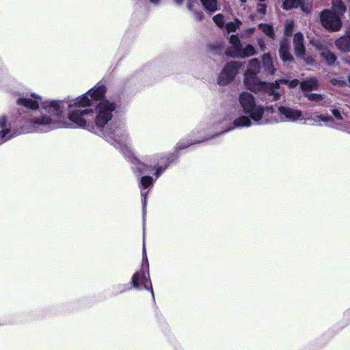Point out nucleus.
Segmentation results:
<instances>
[{
	"label": "nucleus",
	"instance_id": "obj_1",
	"mask_svg": "<svg viewBox=\"0 0 350 350\" xmlns=\"http://www.w3.org/2000/svg\"><path fill=\"white\" fill-rule=\"evenodd\" d=\"M92 105L86 95H82L68 105V121L62 120L64 104L62 101H51L43 107L42 116L35 118L29 124L33 128L48 126L51 129L59 127L93 128L94 114L92 109L85 108Z\"/></svg>",
	"mask_w": 350,
	"mask_h": 350
},
{
	"label": "nucleus",
	"instance_id": "obj_2",
	"mask_svg": "<svg viewBox=\"0 0 350 350\" xmlns=\"http://www.w3.org/2000/svg\"><path fill=\"white\" fill-rule=\"evenodd\" d=\"M260 68V62L258 59H252L249 62L247 70L245 73L244 83L246 87L254 92L265 91L273 96L275 100L279 99L280 94L274 90V88L278 85V82L267 83L259 81L256 77V74L259 72Z\"/></svg>",
	"mask_w": 350,
	"mask_h": 350
},
{
	"label": "nucleus",
	"instance_id": "obj_3",
	"mask_svg": "<svg viewBox=\"0 0 350 350\" xmlns=\"http://www.w3.org/2000/svg\"><path fill=\"white\" fill-rule=\"evenodd\" d=\"M239 101L243 111L248 113L255 122H259L264 109L256 105L254 96L250 93L243 92L239 95Z\"/></svg>",
	"mask_w": 350,
	"mask_h": 350
},
{
	"label": "nucleus",
	"instance_id": "obj_4",
	"mask_svg": "<svg viewBox=\"0 0 350 350\" xmlns=\"http://www.w3.org/2000/svg\"><path fill=\"white\" fill-rule=\"evenodd\" d=\"M116 109L114 103L103 100L96 107V115L94 119L93 124L98 127L104 126L112 117V111Z\"/></svg>",
	"mask_w": 350,
	"mask_h": 350
},
{
	"label": "nucleus",
	"instance_id": "obj_5",
	"mask_svg": "<svg viewBox=\"0 0 350 350\" xmlns=\"http://www.w3.org/2000/svg\"><path fill=\"white\" fill-rule=\"evenodd\" d=\"M321 25L327 31L336 32L342 27V21L335 12L331 10H324L320 13Z\"/></svg>",
	"mask_w": 350,
	"mask_h": 350
},
{
	"label": "nucleus",
	"instance_id": "obj_6",
	"mask_svg": "<svg viewBox=\"0 0 350 350\" xmlns=\"http://www.w3.org/2000/svg\"><path fill=\"white\" fill-rule=\"evenodd\" d=\"M241 63L232 61L227 63L219 74L217 82L220 85H226L231 83L239 73Z\"/></svg>",
	"mask_w": 350,
	"mask_h": 350
},
{
	"label": "nucleus",
	"instance_id": "obj_7",
	"mask_svg": "<svg viewBox=\"0 0 350 350\" xmlns=\"http://www.w3.org/2000/svg\"><path fill=\"white\" fill-rule=\"evenodd\" d=\"M132 285L135 288H138L142 286L146 289L152 288V284L149 277L146 275L144 271L137 272L133 275ZM151 291H152V289H151ZM152 296L154 295L153 291H152Z\"/></svg>",
	"mask_w": 350,
	"mask_h": 350
},
{
	"label": "nucleus",
	"instance_id": "obj_8",
	"mask_svg": "<svg viewBox=\"0 0 350 350\" xmlns=\"http://www.w3.org/2000/svg\"><path fill=\"white\" fill-rule=\"evenodd\" d=\"M278 111L281 115L284 116L285 120L289 121H295L299 118L304 120L310 119V118L306 114L304 116L301 111L295 110L286 107L281 106L278 107Z\"/></svg>",
	"mask_w": 350,
	"mask_h": 350
},
{
	"label": "nucleus",
	"instance_id": "obj_9",
	"mask_svg": "<svg viewBox=\"0 0 350 350\" xmlns=\"http://www.w3.org/2000/svg\"><path fill=\"white\" fill-rule=\"evenodd\" d=\"M230 46L226 51V54L228 56L237 58L238 55H240V51L241 49V44L237 36L232 35L229 40Z\"/></svg>",
	"mask_w": 350,
	"mask_h": 350
},
{
	"label": "nucleus",
	"instance_id": "obj_10",
	"mask_svg": "<svg viewBox=\"0 0 350 350\" xmlns=\"http://www.w3.org/2000/svg\"><path fill=\"white\" fill-rule=\"evenodd\" d=\"M293 47L296 56L300 58H304L306 53V48L304 44V36L301 33L298 32L294 35Z\"/></svg>",
	"mask_w": 350,
	"mask_h": 350
},
{
	"label": "nucleus",
	"instance_id": "obj_11",
	"mask_svg": "<svg viewBox=\"0 0 350 350\" xmlns=\"http://www.w3.org/2000/svg\"><path fill=\"white\" fill-rule=\"evenodd\" d=\"M31 96L34 99L29 98H19L16 101L17 104L31 109H38V103L41 102V98L36 96L35 94H32Z\"/></svg>",
	"mask_w": 350,
	"mask_h": 350
},
{
	"label": "nucleus",
	"instance_id": "obj_12",
	"mask_svg": "<svg viewBox=\"0 0 350 350\" xmlns=\"http://www.w3.org/2000/svg\"><path fill=\"white\" fill-rule=\"evenodd\" d=\"M335 45L341 52H350V32L338 38Z\"/></svg>",
	"mask_w": 350,
	"mask_h": 350
},
{
	"label": "nucleus",
	"instance_id": "obj_13",
	"mask_svg": "<svg viewBox=\"0 0 350 350\" xmlns=\"http://www.w3.org/2000/svg\"><path fill=\"white\" fill-rule=\"evenodd\" d=\"M290 46L288 41L286 40H284L280 42L279 53L280 57L282 59L283 62H292L293 59V55L290 53L289 51Z\"/></svg>",
	"mask_w": 350,
	"mask_h": 350
},
{
	"label": "nucleus",
	"instance_id": "obj_14",
	"mask_svg": "<svg viewBox=\"0 0 350 350\" xmlns=\"http://www.w3.org/2000/svg\"><path fill=\"white\" fill-rule=\"evenodd\" d=\"M105 91L106 89L103 85H97L88 91L85 95L88 97L90 96L92 98L90 100L92 102L94 100L100 99L104 96Z\"/></svg>",
	"mask_w": 350,
	"mask_h": 350
},
{
	"label": "nucleus",
	"instance_id": "obj_15",
	"mask_svg": "<svg viewBox=\"0 0 350 350\" xmlns=\"http://www.w3.org/2000/svg\"><path fill=\"white\" fill-rule=\"evenodd\" d=\"M319 85V81L314 78L307 79L300 83L301 89L304 92L316 90Z\"/></svg>",
	"mask_w": 350,
	"mask_h": 350
},
{
	"label": "nucleus",
	"instance_id": "obj_16",
	"mask_svg": "<svg viewBox=\"0 0 350 350\" xmlns=\"http://www.w3.org/2000/svg\"><path fill=\"white\" fill-rule=\"evenodd\" d=\"M262 61L265 70L271 73L274 74L275 69L273 68V59L269 53L264 54L262 57Z\"/></svg>",
	"mask_w": 350,
	"mask_h": 350
},
{
	"label": "nucleus",
	"instance_id": "obj_17",
	"mask_svg": "<svg viewBox=\"0 0 350 350\" xmlns=\"http://www.w3.org/2000/svg\"><path fill=\"white\" fill-rule=\"evenodd\" d=\"M320 56L328 65H332L336 60V55L327 49L320 52Z\"/></svg>",
	"mask_w": 350,
	"mask_h": 350
},
{
	"label": "nucleus",
	"instance_id": "obj_18",
	"mask_svg": "<svg viewBox=\"0 0 350 350\" xmlns=\"http://www.w3.org/2000/svg\"><path fill=\"white\" fill-rule=\"evenodd\" d=\"M206 10L213 12L217 10L218 4L217 0H200Z\"/></svg>",
	"mask_w": 350,
	"mask_h": 350
},
{
	"label": "nucleus",
	"instance_id": "obj_19",
	"mask_svg": "<svg viewBox=\"0 0 350 350\" xmlns=\"http://www.w3.org/2000/svg\"><path fill=\"white\" fill-rule=\"evenodd\" d=\"M239 53L240 55H238L237 58H244L255 55L256 50L253 46L248 44L244 49L241 48Z\"/></svg>",
	"mask_w": 350,
	"mask_h": 350
},
{
	"label": "nucleus",
	"instance_id": "obj_20",
	"mask_svg": "<svg viewBox=\"0 0 350 350\" xmlns=\"http://www.w3.org/2000/svg\"><path fill=\"white\" fill-rule=\"evenodd\" d=\"M310 43L315 47V49L321 52L327 49V44L325 40L320 39H312L310 41Z\"/></svg>",
	"mask_w": 350,
	"mask_h": 350
},
{
	"label": "nucleus",
	"instance_id": "obj_21",
	"mask_svg": "<svg viewBox=\"0 0 350 350\" xmlns=\"http://www.w3.org/2000/svg\"><path fill=\"white\" fill-rule=\"evenodd\" d=\"M258 27L262 30V31L267 36L271 38H274L275 33L273 28L271 25L268 24H260Z\"/></svg>",
	"mask_w": 350,
	"mask_h": 350
},
{
	"label": "nucleus",
	"instance_id": "obj_22",
	"mask_svg": "<svg viewBox=\"0 0 350 350\" xmlns=\"http://www.w3.org/2000/svg\"><path fill=\"white\" fill-rule=\"evenodd\" d=\"M276 82H278V85L274 88L275 92H276V93H278L276 90L279 88V86H280V83L287 84L288 86L290 88H295V87L297 86L299 84V81L297 79H293V80H292L291 81H288L286 79H280L278 81H276L275 83H276ZM278 94L280 95V92H278Z\"/></svg>",
	"mask_w": 350,
	"mask_h": 350
},
{
	"label": "nucleus",
	"instance_id": "obj_23",
	"mask_svg": "<svg viewBox=\"0 0 350 350\" xmlns=\"http://www.w3.org/2000/svg\"><path fill=\"white\" fill-rule=\"evenodd\" d=\"M306 96L311 101L320 102L324 100L325 102H327V99H326L327 97L324 94L312 93L306 94Z\"/></svg>",
	"mask_w": 350,
	"mask_h": 350
},
{
	"label": "nucleus",
	"instance_id": "obj_24",
	"mask_svg": "<svg viewBox=\"0 0 350 350\" xmlns=\"http://www.w3.org/2000/svg\"><path fill=\"white\" fill-rule=\"evenodd\" d=\"M5 126H6V119L5 117H2L0 118V128L2 129L1 132V137L2 138V142H3L5 140H7L8 139L10 138V137H9L7 139H3L5 135L10 132L9 128L4 129V127H5Z\"/></svg>",
	"mask_w": 350,
	"mask_h": 350
},
{
	"label": "nucleus",
	"instance_id": "obj_25",
	"mask_svg": "<svg viewBox=\"0 0 350 350\" xmlns=\"http://www.w3.org/2000/svg\"><path fill=\"white\" fill-rule=\"evenodd\" d=\"M250 123V118L245 116L238 118L234 122V124L236 126H249Z\"/></svg>",
	"mask_w": 350,
	"mask_h": 350
},
{
	"label": "nucleus",
	"instance_id": "obj_26",
	"mask_svg": "<svg viewBox=\"0 0 350 350\" xmlns=\"http://www.w3.org/2000/svg\"><path fill=\"white\" fill-rule=\"evenodd\" d=\"M301 3V0H285L283 3V8L285 10H290L294 8H297Z\"/></svg>",
	"mask_w": 350,
	"mask_h": 350
},
{
	"label": "nucleus",
	"instance_id": "obj_27",
	"mask_svg": "<svg viewBox=\"0 0 350 350\" xmlns=\"http://www.w3.org/2000/svg\"><path fill=\"white\" fill-rule=\"evenodd\" d=\"M332 8L334 10L335 12H337L338 14H342L346 10L344 4L339 0H336L332 2Z\"/></svg>",
	"mask_w": 350,
	"mask_h": 350
},
{
	"label": "nucleus",
	"instance_id": "obj_28",
	"mask_svg": "<svg viewBox=\"0 0 350 350\" xmlns=\"http://www.w3.org/2000/svg\"><path fill=\"white\" fill-rule=\"evenodd\" d=\"M240 25L241 22L239 20H236L234 22L226 24V28L228 32L235 31Z\"/></svg>",
	"mask_w": 350,
	"mask_h": 350
},
{
	"label": "nucleus",
	"instance_id": "obj_29",
	"mask_svg": "<svg viewBox=\"0 0 350 350\" xmlns=\"http://www.w3.org/2000/svg\"><path fill=\"white\" fill-rule=\"evenodd\" d=\"M293 27L294 22L293 21L288 20L286 21L284 25V33L286 36H288L291 34Z\"/></svg>",
	"mask_w": 350,
	"mask_h": 350
},
{
	"label": "nucleus",
	"instance_id": "obj_30",
	"mask_svg": "<svg viewBox=\"0 0 350 350\" xmlns=\"http://www.w3.org/2000/svg\"><path fill=\"white\" fill-rule=\"evenodd\" d=\"M141 185L144 187V189L147 188L148 186L152 184V178L150 176H143L141 178Z\"/></svg>",
	"mask_w": 350,
	"mask_h": 350
},
{
	"label": "nucleus",
	"instance_id": "obj_31",
	"mask_svg": "<svg viewBox=\"0 0 350 350\" xmlns=\"http://www.w3.org/2000/svg\"><path fill=\"white\" fill-rule=\"evenodd\" d=\"M213 21L219 27H221L224 23V16L219 14L213 17Z\"/></svg>",
	"mask_w": 350,
	"mask_h": 350
},
{
	"label": "nucleus",
	"instance_id": "obj_32",
	"mask_svg": "<svg viewBox=\"0 0 350 350\" xmlns=\"http://www.w3.org/2000/svg\"><path fill=\"white\" fill-rule=\"evenodd\" d=\"M331 83L334 85H338L340 87H343L346 85V81L344 80L333 79L331 80Z\"/></svg>",
	"mask_w": 350,
	"mask_h": 350
},
{
	"label": "nucleus",
	"instance_id": "obj_33",
	"mask_svg": "<svg viewBox=\"0 0 350 350\" xmlns=\"http://www.w3.org/2000/svg\"><path fill=\"white\" fill-rule=\"evenodd\" d=\"M267 6L264 3H260L257 5V11L259 14H265L266 13Z\"/></svg>",
	"mask_w": 350,
	"mask_h": 350
},
{
	"label": "nucleus",
	"instance_id": "obj_34",
	"mask_svg": "<svg viewBox=\"0 0 350 350\" xmlns=\"http://www.w3.org/2000/svg\"><path fill=\"white\" fill-rule=\"evenodd\" d=\"M316 117L319 120L323 121V122H327L332 119L331 117H327L323 115L317 116Z\"/></svg>",
	"mask_w": 350,
	"mask_h": 350
},
{
	"label": "nucleus",
	"instance_id": "obj_35",
	"mask_svg": "<svg viewBox=\"0 0 350 350\" xmlns=\"http://www.w3.org/2000/svg\"><path fill=\"white\" fill-rule=\"evenodd\" d=\"M258 42L261 51H264L265 49V44L262 38L258 40Z\"/></svg>",
	"mask_w": 350,
	"mask_h": 350
},
{
	"label": "nucleus",
	"instance_id": "obj_36",
	"mask_svg": "<svg viewBox=\"0 0 350 350\" xmlns=\"http://www.w3.org/2000/svg\"><path fill=\"white\" fill-rule=\"evenodd\" d=\"M301 8L302 11L306 13H310L312 10V8L310 5H307V6L301 5Z\"/></svg>",
	"mask_w": 350,
	"mask_h": 350
},
{
	"label": "nucleus",
	"instance_id": "obj_37",
	"mask_svg": "<svg viewBox=\"0 0 350 350\" xmlns=\"http://www.w3.org/2000/svg\"><path fill=\"white\" fill-rule=\"evenodd\" d=\"M332 113H333V115L335 116V118H337L338 120H340L342 118L341 115L338 110L334 109L332 111Z\"/></svg>",
	"mask_w": 350,
	"mask_h": 350
},
{
	"label": "nucleus",
	"instance_id": "obj_38",
	"mask_svg": "<svg viewBox=\"0 0 350 350\" xmlns=\"http://www.w3.org/2000/svg\"><path fill=\"white\" fill-rule=\"evenodd\" d=\"M195 17L196 20L202 21L203 19V14L202 12H196Z\"/></svg>",
	"mask_w": 350,
	"mask_h": 350
},
{
	"label": "nucleus",
	"instance_id": "obj_39",
	"mask_svg": "<svg viewBox=\"0 0 350 350\" xmlns=\"http://www.w3.org/2000/svg\"><path fill=\"white\" fill-rule=\"evenodd\" d=\"M304 62L307 64H312L314 62V59L311 57H306V58H303Z\"/></svg>",
	"mask_w": 350,
	"mask_h": 350
},
{
	"label": "nucleus",
	"instance_id": "obj_40",
	"mask_svg": "<svg viewBox=\"0 0 350 350\" xmlns=\"http://www.w3.org/2000/svg\"><path fill=\"white\" fill-rule=\"evenodd\" d=\"M145 167H146L145 165L139 163V166H137V169H138L139 173H143Z\"/></svg>",
	"mask_w": 350,
	"mask_h": 350
},
{
	"label": "nucleus",
	"instance_id": "obj_41",
	"mask_svg": "<svg viewBox=\"0 0 350 350\" xmlns=\"http://www.w3.org/2000/svg\"><path fill=\"white\" fill-rule=\"evenodd\" d=\"M254 31H255L254 28H250L247 30H246V33L247 34H252V33H253L254 32Z\"/></svg>",
	"mask_w": 350,
	"mask_h": 350
},
{
	"label": "nucleus",
	"instance_id": "obj_42",
	"mask_svg": "<svg viewBox=\"0 0 350 350\" xmlns=\"http://www.w3.org/2000/svg\"><path fill=\"white\" fill-rule=\"evenodd\" d=\"M151 3L157 4L159 2V0H150Z\"/></svg>",
	"mask_w": 350,
	"mask_h": 350
},
{
	"label": "nucleus",
	"instance_id": "obj_43",
	"mask_svg": "<svg viewBox=\"0 0 350 350\" xmlns=\"http://www.w3.org/2000/svg\"><path fill=\"white\" fill-rule=\"evenodd\" d=\"M161 170H157V172L156 173L157 176H158L159 175V173L161 172Z\"/></svg>",
	"mask_w": 350,
	"mask_h": 350
},
{
	"label": "nucleus",
	"instance_id": "obj_44",
	"mask_svg": "<svg viewBox=\"0 0 350 350\" xmlns=\"http://www.w3.org/2000/svg\"><path fill=\"white\" fill-rule=\"evenodd\" d=\"M176 3H181L183 0H176Z\"/></svg>",
	"mask_w": 350,
	"mask_h": 350
},
{
	"label": "nucleus",
	"instance_id": "obj_45",
	"mask_svg": "<svg viewBox=\"0 0 350 350\" xmlns=\"http://www.w3.org/2000/svg\"><path fill=\"white\" fill-rule=\"evenodd\" d=\"M143 251H144V256L146 255V253H145V252H146V251H145V248H144V249H143Z\"/></svg>",
	"mask_w": 350,
	"mask_h": 350
},
{
	"label": "nucleus",
	"instance_id": "obj_46",
	"mask_svg": "<svg viewBox=\"0 0 350 350\" xmlns=\"http://www.w3.org/2000/svg\"><path fill=\"white\" fill-rule=\"evenodd\" d=\"M142 195H143L144 196H145L147 194L146 193H144V192H142Z\"/></svg>",
	"mask_w": 350,
	"mask_h": 350
},
{
	"label": "nucleus",
	"instance_id": "obj_47",
	"mask_svg": "<svg viewBox=\"0 0 350 350\" xmlns=\"http://www.w3.org/2000/svg\"><path fill=\"white\" fill-rule=\"evenodd\" d=\"M241 2L244 3L246 1V0H240Z\"/></svg>",
	"mask_w": 350,
	"mask_h": 350
},
{
	"label": "nucleus",
	"instance_id": "obj_48",
	"mask_svg": "<svg viewBox=\"0 0 350 350\" xmlns=\"http://www.w3.org/2000/svg\"><path fill=\"white\" fill-rule=\"evenodd\" d=\"M33 131V130H31V129H28V130H27V131H28V132H31V131Z\"/></svg>",
	"mask_w": 350,
	"mask_h": 350
}]
</instances>
